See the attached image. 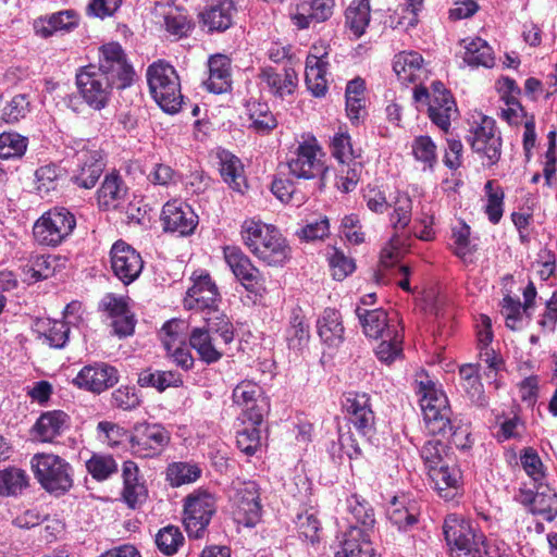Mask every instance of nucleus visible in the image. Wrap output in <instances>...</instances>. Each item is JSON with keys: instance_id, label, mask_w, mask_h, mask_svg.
Returning <instances> with one entry per match:
<instances>
[{"instance_id": "f257e3e1", "label": "nucleus", "mask_w": 557, "mask_h": 557, "mask_svg": "<svg viewBox=\"0 0 557 557\" xmlns=\"http://www.w3.org/2000/svg\"><path fill=\"white\" fill-rule=\"evenodd\" d=\"M242 238L250 252L268 265L282 267L290 258L286 239L273 225L247 220L242 225Z\"/></svg>"}, {"instance_id": "f03ea898", "label": "nucleus", "mask_w": 557, "mask_h": 557, "mask_svg": "<svg viewBox=\"0 0 557 557\" xmlns=\"http://www.w3.org/2000/svg\"><path fill=\"white\" fill-rule=\"evenodd\" d=\"M207 327H194L188 335L190 347L197 352L199 359L207 364L218 362L224 347L234 339V327L224 314L206 317Z\"/></svg>"}, {"instance_id": "7ed1b4c3", "label": "nucleus", "mask_w": 557, "mask_h": 557, "mask_svg": "<svg viewBox=\"0 0 557 557\" xmlns=\"http://www.w3.org/2000/svg\"><path fill=\"white\" fill-rule=\"evenodd\" d=\"M146 76L150 94L159 107L166 113H177L182 108L183 95L174 66L158 60L148 66Z\"/></svg>"}, {"instance_id": "20e7f679", "label": "nucleus", "mask_w": 557, "mask_h": 557, "mask_svg": "<svg viewBox=\"0 0 557 557\" xmlns=\"http://www.w3.org/2000/svg\"><path fill=\"white\" fill-rule=\"evenodd\" d=\"M443 533L450 557H483L484 534L461 516L448 515Z\"/></svg>"}, {"instance_id": "39448f33", "label": "nucleus", "mask_w": 557, "mask_h": 557, "mask_svg": "<svg viewBox=\"0 0 557 557\" xmlns=\"http://www.w3.org/2000/svg\"><path fill=\"white\" fill-rule=\"evenodd\" d=\"M30 466L35 479L50 494L63 495L73 486V468L62 457L38 453L32 457Z\"/></svg>"}, {"instance_id": "423d86ee", "label": "nucleus", "mask_w": 557, "mask_h": 557, "mask_svg": "<svg viewBox=\"0 0 557 557\" xmlns=\"http://www.w3.org/2000/svg\"><path fill=\"white\" fill-rule=\"evenodd\" d=\"M75 226L76 218L70 210L54 207L34 223L33 235L38 244L57 247L73 233Z\"/></svg>"}, {"instance_id": "0eeeda50", "label": "nucleus", "mask_w": 557, "mask_h": 557, "mask_svg": "<svg viewBox=\"0 0 557 557\" xmlns=\"http://www.w3.org/2000/svg\"><path fill=\"white\" fill-rule=\"evenodd\" d=\"M289 174L299 180L320 178L324 185L327 166L324 153L314 137H309L299 143L293 156L287 162Z\"/></svg>"}, {"instance_id": "6e6552de", "label": "nucleus", "mask_w": 557, "mask_h": 557, "mask_svg": "<svg viewBox=\"0 0 557 557\" xmlns=\"http://www.w3.org/2000/svg\"><path fill=\"white\" fill-rule=\"evenodd\" d=\"M468 143L475 153L486 159L487 165H494L500 159L502 138L494 119L483 114L473 116Z\"/></svg>"}, {"instance_id": "1a4fd4ad", "label": "nucleus", "mask_w": 557, "mask_h": 557, "mask_svg": "<svg viewBox=\"0 0 557 557\" xmlns=\"http://www.w3.org/2000/svg\"><path fill=\"white\" fill-rule=\"evenodd\" d=\"M215 511L216 502L211 493L205 490L190 493L185 498L183 520L188 536L202 537Z\"/></svg>"}, {"instance_id": "9d476101", "label": "nucleus", "mask_w": 557, "mask_h": 557, "mask_svg": "<svg viewBox=\"0 0 557 557\" xmlns=\"http://www.w3.org/2000/svg\"><path fill=\"white\" fill-rule=\"evenodd\" d=\"M76 86L84 102L95 111L103 110L110 102L115 85L96 65L81 67L76 73Z\"/></svg>"}, {"instance_id": "9b49d317", "label": "nucleus", "mask_w": 557, "mask_h": 557, "mask_svg": "<svg viewBox=\"0 0 557 557\" xmlns=\"http://www.w3.org/2000/svg\"><path fill=\"white\" fill-rule=\"evenodd\" d=\"M96 71L109 78L117 89L132 85L135 71L119 42H109L99 49V65Z\"/></svg>"}, {"instance_id": "f8f14e48", "label": "nucleus", "mask_w": 557, "mask_h": 557, "mask_svg": "<svg viewBox=\"0 0 557 557\" xmlns=\"http://www.w3.org/2000/svg\"><path fill=\"white\" fill-rule=\"evenodd\" d=\"M193 285L187 289L184 307L188 310L207 312L219 315L218 307L221 301L216 284L205 270L195 271L191 275Z\"/></svg>"}, {"instance_id": "ddd939ff", "label": "nucleus", "mask_w": 557, "mask_h": 557, "mask_svg": "<svg viewBox=\"0 0 557 557\" xmlns=\"http://www.w3.org/2000/svg\"><path fill=\"white\" fill-rule=\"evenodd\" d=\"M234 520L244 527L252 528L261 519L259 487L256 482H238L231 496Z\"/></svg>"}, {"instance_id": "4468645a", "label": "nucleus", "mask_w": 557, "mask_h": 557, "mask_svg": "<svg viewBox=\"0 0 557 557\" xmlns=\"http://www.w3.org/2000/svg\"><path fill=\"white\" fill-rule=\"evenodd\" d=\"M233 403L252 425H260L269 411V401L263 388L252 381H242L233 389Z\"/></svg>"}, {"instance_id": "2eb2a0df", "label": "nucleus", "mask_w": 557, "mask_h": 557, "mask_svg": "<svg viewBox=\"0 0 557 557\" xmlns=\"http://www.w3.org/2000/svg\"><path fill=\"white\" fill-rule=\"evenodd\" d=\"M170 442V433L158 423H137L134 425L129 447L133 455L140 458L159 456Z\"/></svg>"}, {"instance_id": "dca6fc26", "label": "nucleus", "mask_w": 557, "mask_h": 557, "mask_svg": "<svg viewBox=\"0 0 557 557\" xmlns=\"http://www.w3.org/2000/svg\"><path fill=\"white\" fill-rule=\"evenodd\" d=\"M347 421L361 436H369L374 431L375 413L371 397L364 392H348L342 401Z\"/></svg>"}, {"instance_id": "f3484780", "label": "nucleus", "mask_w": 557, "mask_h": 557, "mask_svg": "<svg viewBox=\"0 0 557 557\" xmlns=\"http://www.w3.org/2000/svg\"><path fill=\"white\" fill-rule=\"evenodd\" d=\"M79 149L76 151V169L73 171L72 182L85 189L92 188L100 178L104 163L100 150L89 148L88 143L82 140L78 143Z\"/></svg>"}, {"instance_id": "a211bd4d", "label": "nucleus", "mask_w": 557, "mask_h": 557, "mask_svg": "<svg viewBox=\"0 0 557 557\" xmlns=\"http://www.w3.org/2000/svg\"><path fill=\"white\" fill-rule=\"evenodd\" d=\"M355 313L363 334L369 338L377 339L384 334H396L403 327L397 312L386 311L383 308H364L356 306Z\"/></svg>"}, {"instance_id": "6ab92c4d", "label": "nucleus", "mask_w": 557, "mask_h": 557, "mask_svg": "<svg viewBox=\"0 0 557 557\" xmlns=\"http://www.w3.org/2000/svg\"><path fill=\"white\" fill-rule=\"evenodd\" d=\"M110 264L113 274L125 285L137 280L144 269L140 253L123 240L115 242L111 247Z\"/></svg>"}, {"instance_id": "aec40b11", "label": "nucleus", "mask_w": 557, "mask_h": 557, "mask_svg": "<svg viewBox=\"0 0 557 557\" xmlns=\"http://www.w3.org/2000/svg\"><path fill=\"white\" fill-rule=\"evenodd\" d=\"M119 381L117 370L106 362H94L83 367L73 379V384L84 391L100 394Z\"/></svg>"}, {"instance_id": "412c9836", "label": "nucleus", "mask_w": 557, "mask_h": 557, "mask_svg": "<svg viewBox=\"0 0 557 557\" xmlns=\"http://www.w3.org/2000/svg\"><path fill=\"white\" fill-rule=\"evenodd\" d=\"M226 264L249 293H259L261 289V275L258 268L253 265L248 256L236 246H226L223 249Z\"/></svg>"}, {"instance_id": "4be33fe9", "label": "nucleus", "mask_w": 557, "mask_h": 557, "mask_svg": "<svg viewBox=\"0 0 557 557\" xmlns=\"http://www.w3.org/2000/svg\"><path fill=\"white\" fill-rule=\"evenodd\" d=\"M161 222L165 232L189 235L198 224V216L187 203L173 199L168 201L161 212Z\"/></svg>"}, {"instance_id": "5701e85b", "label": "nucleus", "mask_w": 557, "mask_h": 557, "mask_svg": "<svg viewBox=\"0 0 557 557\" xmlns=\"http://www.w3.org/2000/svg\"><path fill=\"white\" fill-rule=\"evenodd\" d=\"M437 495L446 502L454 500L462 492V475L460 469L447 462L435 467L428 472Z\"/></svg>"}, {"instance_id": "b1692460", "label": "nucleus", "mask_w": 557, "mask_h": 557, "mask_svg": "<svg viewBox=\"0 0 557 557\" xmlns=\"http://www.w3.org/2000/svg\"><path fill=\"white\" fill-rule=\"evenodd\" d=\"M429 117L442 131L447 132L450 127V120L456 113V103L450 92L443 83L432 84V97L429 102Z\"/></svg>"}, {"instance_id": "393cba45", "label": "nucleus", "mask_w": 557, "mask_h": 557, "mask_svg": "<svg viewBox=\"0 0 557 557\" xmlns=\"http://www.w3.org/2000/svg\"><path fill=\"white\" fill-rule=\"evenodd\" d=\"M347 510L355 520V523L348 530H356L361 533L362 539L372 540L376 520L374 509L369 502L354 494L347 498Z\"/></svg>"}, {"instance_id": "a878e982", "label": "nucleus", "mask_w": 557, "mask_h": 557, "mask_svg": "<svg viewBox=\"0 0 557 557\" xmlns=\"http://www.w3.org/2000/svg\"><path fill=\"white\" fill-rule=\"evenodd\" d=\"M260 84L278 98L292 95L297 86V74L292 67L277 72L273 67H263L259 74Z\"/></svg>"}, {"instance_id": "bb28decb", "label": "nucleus", "mask_w": 557, "mask_h": 557, "mask_svg": "<svg viewBox=\"0 0 557 557\" xmlns=\"http://www.w3.org/2000/svg\"><path fill=\"white\" fill-rule=\"evenodd\" d=\"M334 5V0L301 2L292 14V20L298 28H308L311 23H321L329 20L333 14Z\"/></svg>"}, {"instance_id": "cd10ccee", "label": "nucleus", "mask_w": 557, "mask_h": 557, "mask_svg": "<svg viewBox=\"0 0 557 557\" xmlns=\"http://www.w3.org/2000/svg\"><path fill=\"white\" fill-rule=\"evenodd\" d=\"M70 428V417L63 410H50L40 414L33 431L35 436L46 443L52 442Z\"/></svg>"}, {"instance_id": "c85d7f7f", "label": "nucleus", "mask_w": 557, "mask_h": 557, "mask_svg": "<svg viewBox=\"0 0 557 557\" xmlns=\"http://www.w3.org/2000/svg\"><path fill=\"white\" fill-rule=\"evenodd\" d=\"M78 25V15L72 11H60L46 17L37 18L34 22V29L37 35L48 38L57 33H69Z\"/></svg>"}, {"instance_id": "c756f323", "label": "nucleus", "mask_w": 557, "mask_h": 557, "mask_svg": "<svg viewBox=\"0 0 557 557\" xmlns=\"http://www.w3.org/2000/svg\"><path fill=\"white\" fill-rule=\"evenodd\" d=\"M463 48L462 60L470 67L483 66L491 69L495 65L493 48L480 37H468L460 41Z\"/></svg>"}, {"instance_id": "7c9ffc66", "label": "nucleus", "mask_w": 557, "mask_h": 557, "mask_svg": "<svg viewBox=\"0 0 557 557\" xmlns=\"http://www.w3.org/2000/svg\"><path fill=\"white\" fill-rule=\"evenodd\" d=\"M209 76L205 82L207 90L223 94L231 89V60L224 54L210 57L208 61Z\"/></svg>"}, {"instance_id": "2f4dec72", "label": "nucleus", "mask_w": 557, "mask_h": 557, "mask_svg": "<svg viewBox=\"0 0 557 557\" xmlns=\"http://www.w3.org/2000/svg\"><path fill=\"white\" fill-rule=\"evenodd\" d=\"M138 467L134 461L127 460L123 463V499L131 508L141 505L147 498V488L138 478Z\"/></svg>"}, {"instance_id": "473e14b6", "label": "nucleus", "mask_w": 557, "mask_h": 557, "mask_svg": "<svg viewBox=\"0 0 557 557\" xmlns=\"http://www.w3.org/2000/svg\"><path fill=\"white\" fill-rule=\"evenodd\" d=\"M235 11L233 0H216L200 16L209 32H224L232 25Z\"/></svg>"}, {"instance_id": "72a5a7b5", "label": "nucleus", "mask_w": 557, "mask_h": 557, "mask_svg": "<svg viewBox=\"0 0 557 557\" xmlns=\"http://www.w3.org/2000/svg\"><path fill=\"white\" fill-rule=\"evenodd\" d=\"M38 338L53 348H62L69 339L70 327L60 320L39 318L33 324Z\"/></svg>"}, {"instance_id": "f704fd0d", "label": "nucleus", "mask_w": 557, "mask_h": 557, "mask_svg": "<svg viewBox=\"0 0 557 557\" xmlns=\"http://www.w3.org/2000/svg\"><path fill=\"white\" fill-rule=\"evenodd\" d=\"M327 66L329 61L321 59V55H307L305 82L314 97H324L327 91Z\"/></svg>"}, {"instance_id": "c9c22d12", "label": "nucleus", "mask_w": 557, "mask_h": 557, "mask_svg": "<svg viewBox=\"0 0 557 557\" xmlns=\"http://www.w3.org/2000/svg\"><path fill=\"white\" fill-rule=\"evenodd\" d=\"M416 392L420 397L419 401L422 413H425V410L429 408H432L433 411H438L442 408H450L445 393L435 382L430 380L428 375L421 376L420 380L416 381Z\"/></svg>"}, {"instance_id": "e433bc0d", "label": "nucleus", "mask_w": 557, "mask_h": 557, "mask_svg": "<svg viewBox=\"0 0 557 557\" xmlns=\"http://www.w3.org/2000/svg\"><path fill=\"white\" fill-rule=\"evenodd\" d=\"M419 509L406 496H396L387 508V518L398 530L406 531L418 521Z\"/></svg>"}, {"instance_id": "4c0bfd02", "label": "nucleus", "mask_w": 557, "mask_h": 557, "mask_svg": "<svg viewBox=\"0 0 557 557\" xmlns=\"http://www.w3.org/2000/svg\"><path fill=\"white\" fill-rule=\"evenodd\" d=\"M423 65V58L417 51H403L395 55L393 70L403 84L416 82Z\"/></svg>"}, {"instance_id": "58836bf2", "label": "nucleus", "mask_w": 557, "mask_h": 557, "mask_svg": "<svg viewBox=\"0 0 557 557\" xmlns=\"http://www.w3.org/2000/svg\"><path fill=\"white\" fill-rule=\"evenodd\" d=\"M127 188L117 174L106 175L98 190L99 206L104 209H115L124 202Z\"/></svg>"}, {"instance_id": "ea45409f", "label": "nucleus", "mask_w": 557, "mask_h": 557, "mask_svg": "<svg viewBox=\"0 0 557 557\" xmlns=\"http://www.w3.org/2000/svg\"><path fill=\"white\" fill-rule=\"evenodd\" d=\"M318 333L330 346L339 345L344 341L345 333L341 313L335 309H325L318 320Z\"/></svg>"}, {"instance_id": "a19ab883", "label": "nucleus", "mask_w": 557, "mask_h": 557, "mask_svg": "<svg viewBox=\"0 0 557 557\" xmlns=\"http://www.w3.org/2000/svg\"><path fill=\"white\" fill-rule=\"evenodd\" d=\"M373 555L372 540L362 539L361 533L356 530H347L344 533L342 548L335 557H373Z\"/></svg>"}, {"instance_id": "79ce46f5", "label": "nucleus", "mask_w": 557, "mask_h": 557, "mask_svg": "<svg viewBox=\"0 0 557 557\" xmlns=\"http://www.w3.org/2000/svg\"><path fill=\"white\" fill-rule=\"evenodd\" d=\"M423 414L424 429L428 434L433 436L447 437V433L453 430V423L457 419H453L450 408H442L438 411H433L432 408L425 410Z\"/></svg>"}, {"instance_id": "37998d69", "label": "nucleus", "mask_w": 557, "mask_h": 557, "mask_svg": "<svg viewBox=\"0 0 557 557\" xmlns=\"http://www.w3.org/2000/svg\"><path fill=\"white\" fill-rule=\"evenodd\" d=\"M531 511L552 521L557 516V493L549 486H541L530 499Z\"/></svg>"}, {"instance_id": "c03bdc74", "label": "nucleus", "mask_w": 557, "mask_h": 557, "mask_svg": "<svg viewBox=\"0 0 557 557\" xmlns=\"http://www.w3.org/2000/svg\"><path fill=\"white\" fill-rule=\"evenodd\" d=\"M346 26L356 37H360L370 22L369 0H355L346 10Z\"/></svg>"}, {"instance_id": "a18cd8bd", "label": "nucleus", "mask_w": 557, "mask_h": 557, "mask_svg": "<svg viewBox=\"0 0 557 557\" xmlns=\"http://www.w3.org/2000/svg\"><path fill=\"white\" fill-rule=\"evenodd\" d=\"M247 112L251 122L250 126L258 133H269L277 125L274 114L264 102H248Z\"/></svg>"}, {"instance_id": "49530a36", "label": "nucleus", "mask_w": 557, "mask_h": 557, "mask_svg": "<svg viewBox=\"0 0 557 557\" xmlns=\"http://www.w3.org/2000/svg\"><path fill=\"white\" fill-rule=\"evenodd\" d=\"M201 475V469L195 462L177 461L166 468V480L171 486H181L196 482Z\"/></svg>"}, {"instance_id": "de8ad7c7", "label": "nucleus", "mask_w": 557, "mask_h": 557, "mask_svg": "<svg viewBox=\"0 0 557 557\" xmlns=\"http://www.w3.org/2000/svg\"><path fill=\"white\" fill-rule=\"evenodd\" d=\"M411 152L414 160L423 164L424 171H432L437 163V148L430 136H417L412 140Z\"/></svg>"}, {"instance_id": "09e8293b", "label": "nucleus", "mask_w": 557, "mask_h": 557, "mask_svg": "<svg viewBox=\"0 0 557 557\" xmlns=\"http://www.w3.org/2000/svg\"><path fill=\"white\" fill-rule=\"evenodd\" d=\"M187 326V322L180 319H173L163 324L160 339L165 351L186 344Z\"/></svg>"}, {"instance_id": "8fccbe9b", "label": "nucleus", "mask_w": 557, "mask_h": 557, "mask_svg": "<svg viewBox=\"0 0 557 557\" xmlns=\"http://www.w3.org/2000/svg\"><path fill=\"white\" fill-rule=\"evenodd\" d=\"M221 175L223 180L234 189L244 193L245 178L243 176V165L240 160L231 154L223 153L221 156Z\"/></svg>"}, {"instance_id": "3c124183", "label": "nucleus", "mask_w": 557, "mask_h": 557, "mask_svg": "<svg viewBox=\"0 0 557 557\" xmlns=\"http://www.w3.org/2000/svg\"><path fill=\"white\" fill-rule=\"evenodd\" d=\"M138 384L143 387H156L159 392H163L168 387H177L183 384L180 373L174 371H144L139 374Z\"/></svg>"}, {"instance_id": "603ef678", "label": "nucleus", "mask_w": 557, "mask_h": 557, "mask_svg": "<svg viewBox=\"0 0 557 557\" xmlns=\"http://www.w3.org/2000/svg\"><path fill=\"white\" fill-rule=\"evenodd\" d=\"M309 325L305 318L295 313L286 330V341L289 349L301 351L309 343Z\"/></svg>"}, {"instance_id": "864d4df0", "label": "nucleus", "mask_w": 557, "mask_h": 557, "mask_svg": "<svg viewBox=\"0 0 557 557\" xmlns=\"http://www.w3.org/2000/svg\"><path fill=\"white\" fill-rule=\"evenodd\" d=\"M28 147V138L16 132L0 134V159H21Z\"/></svg>"}, {"instance_id": "5fc2aeb1", "label": "nucleus", "mask_w": 557, "mask_h": 557, "mask_svg": "<svg viewBox=\"0 0 557 557\" xmlns=\"http://www.w3.org/2000/svg\"><path fill=\"white\" fill-rule=\"evenodd\" d=\"M184 535L178 527L169 524L159 530L156 535L158 549L166 556H173L184 544Z\"/></svg>"}, {"instance_id": "6e6d98bb", "label": "nucleus", "mask_w": 557, "mask_h": 557, "mask_svg": "<svg viewBox=\"0 0 557 557\" xmlns=\"http://www.w3.org/2000/svg\"><path fill=\"white\" fill-rule=\"evenodd\" d=\"M28 484L25 471L9 468L0 471V496H13L21 493Z\"/></svg>"}, {"instance_id": "4d7b16f0", "label": "nucleus", "mask_w": 557, "mask_h": 557, "mask_svg": "<svg viewBox=\"0 0 557 557\" xmlns=\"http://www.w3.org/2000/svg\"><path fill=\"white\" fill-rule=\"evenodd\" d=\"M380 338L382 342L377 345L375 355L381 361L391 363L403 352L404 327L397 329L395 336L384 334V337Z\"/></svg>"}, {"instance_id": "13d9d810", "label": "nucleus", "mask_w": 557, "mask_h": 557, "mask_svg": "<svg viewBox=\"0 0 557 557\" xmlns=\"http://www.w3.org/2000/svg\"><path fill=\"white\" fill-rule=\"evenodd\" d=\"M484 189L486 194L485 213L490 222L497 224L504 213V191L495 181H487Z\"/></svg>"}, {"instance_id": "bf43d9fd", "label": "nucleus", "mask_w": 557, "mask_h": 557, "mask_svg": "<svg viewBox=\"0 0 557 557\" xmlns=\"http://www.w3.org/2000/svg\"><path fill=\"white\" fill-rule=\"evenodd\" d=\"M391 222L396 230H405L412 214V201L407 193L397 191L392 205Z\"/></svg>"}, {"instance_id": "052dcab7", "label": "nucleus", "mask_w": 557, "mask_h": 557, "mask_svg": "<svg viewBox=\"0 0 557 557\" xmlns=\"http://www.w3.org/2000/svg\"><path fill=\"white\" fill-rule=\"evenodd\" d=\"M470 234V226L462 221H459L451 228V247L454 253L460 259H462L465 262L470 260L471 255L473 252V246L471 245Z\"/></svg>"}, {"instance_id": "680f3d73", "label": "nucleus", "mask_w": 557, "mask_h": 557, "mask_svg": "<svg viewBox=\"0 0 557 557\" xmlns=\"http://www.w3.org/2000/svg\"><path fill=\"white\" fill-rule=\"evenodd\" d=\"M361 173L362 164L360 161L341 163L336 176V187L343 193L354 190L360 180Z\"/></svg>"}, {"instance_id": "e2e57ef3", "label": "nucleus", "mask_w": 557, "mask_h": 557, "mask_svg": "<svg viewBox=\"0 0 557 557\" xmlns=\"http://www.w3.org/2000/svg\"><path fill=\"white\" fill-rule=\"evenodd\" d=\"M90 475L97 481H104L117 472V463L110 455L95 454L86 462Z\"/></svg>"}, {"instance_id": "0e129e2a", "label": "nucleus", "mask_w": 557, "mask_h": 557, "mask_svg": "<svg viewBox=\"0 0 557 557\" xmlns=\"http://www.w3.org/2000/svg\"><path fill=\"white\" fill-rule=\"evenodd\" d=\"M434 213L430 205H421L414 218L413 233L421 240L431 242L435 238Z\"/></svg>"}, {"instance_id": "69168bd1", "label": "nucleus", "mask_w": 557, "mask_h": 557, "mask_svg": "<svg viewBox=\"0 0 557 557\" xmlns=\"http://www.w3.org/2000/svg\"><path fill=\"white\" fill-rule=\"evenodd\" d=\"M164 24L166 32L175 39L189 36L195 27L193 21L180 11L171 12L165 15Z\"/></svg>"}, {"instance_id": "338daca9", "label": "nucleus", "mask_w": 557, "mask_h": 557, "mask_svg": "<svg viewBox=\"0 0 557 557\" xmlns=\"http://www.w3.org/2000/svg\"><path fill=\"white\" fill-rule=\"evenodd\" d=\"M520 462L527 475L530 476L534 482L543 481L545 478V467L534 448H524L520 454Z\"/></svg>"}, {"instance_id": "774afa93", "label": "nucleus", "mask_w": 557, "mask_h": 557, "mask_svg": "<svg viewBox=\"0 0 557 557\" xmlns=\"http://www.w3.org/2000/svg\"><path fill=\"white\" fill-rule=\"evenodd\" d=\"M420 455L429 472L432 466L438 467L446 462V445L440 440H430L422 446Z\"/></svg>"}]
</instances>
